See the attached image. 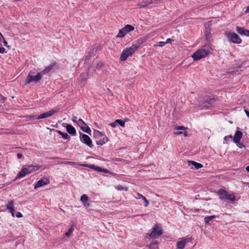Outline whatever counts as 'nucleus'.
<instances>
[{"label":"nucleus","mask_w":249,"mask_h":249,"mask_svg":"<svg viewBox=\"0 0 249 249\" xmlns=\"http://www.w3.org/2000/svg\"><path fill=\"white\" fill-rule=\"evenodd\" d=\"M146 40V37H142L139 38L135 43H133L130 47L126 48L123 50L121 56L120 60L124 61L130 56H131Z\"/></svg>","instance_id":"f257e3e1"},{"label":"nucleus","mask_w":249,"mask_h":249,"mask_svg":"<svg viewBox=\"0 0 249 249\" xmlns=\"http://www.w3.org/2000/svg\"><path fill=\"white\" fill-rule=\"evenodd\" d=\"M41 168V166L39 165H29L24 166L20 172L18 173L17 176L16 177V179H18L22 178L25 177L26 175L33 173Z\"/></svg>","instance_id":"f03ea898"},{"label":"nucleus","mask_w":249,"mask_h":249,"mask_svg":"<svg viewBox=\"0 0 249 249\" xmlns=\"http://www.w3.org/2000/svg\"><path fill=\"white\" fill-rule=\"evenodd\" d=\"M211 48L209 44L203 46L201 49L195 52L192 55L194 60H198L206 57L211 52Z\"/></svg>","instance_id":"7ed1b4c3"},{"label":"nucleus","mask_w":249,"mask_h":249,"mask_svg":"<svg viewBox=\"0 0 249 249\" xmlns=\"http://www.w3.org/2000/svg\"><path fill=\"white\" fill-rule=\"evenodd\" d=\"M33 74H34V72L32 71H30L29 72L26 77L25 85L29 84L31 82L38 83L41 79L42 76L43 75L41 71L37 73L36 75H33Z\"/></svg>","instance_id":"20e7f679"},{"label":"nucleus","mask_w":249,"mask_h":249,"mask_svg":"<svg viewBox=\"0 0 249 249\" xmlns=\"http://www.w3.org/2000/svg\"><path fill=\"white\" fill-rule=\"evenodd\" d=\"M228 40L233 43L240 44L242 42V39L234 32H227L225 33Z\"/></svg>","instance_id":"39448f33"},{"label":"nucleus","mask_w":249,"mask_h":249,"mask_svg":"<svg viewBox=\"0 0 249 249\" xmlns=\"http://www.w3.org/2000/svg\"><path fill=\"white\" fill-rule=\"evenodd\" d=\"M162 234V230L158 225H156L153 228L152 231L149 234V236L152 238H156L160 237Z\"/></svg>","instance_id":"423d86ee"},{"label":"nucleus","mask_w":249,"mask_h":249,"mask_svg":"<svg viewBox=\"0 0 249 249\" xmlns=\"http://www.w3.org/2000/svg\"><path fill=\"white\" fill-rule=\"evenodd\" d=\"M59 111V108H55L51 109L49 111L40 114L36 118L37 119H44L45 118L49 117L52 116L53 115L58 112Z\"/></svg>","instance_id":"0eeeda50"},{"label":"nucleus","mask_w":249,"mask_h":249,"mask_svg":"<svg viewBox=\"0 0 249 249\" xmlns=\"http://www.w3.org/2000/svg\"><path fill=\"white\" fill-rule=\"evenodd\" d=\"M80 139L83 143H85L90 148H92L93 147V145L92 140L88 135L80 133Z\"/></svg>","instance_id":"6e6552de"},{"label":"nucleus","mask_w":249,"mask_h":249,"mask_svg":"<svg viewBox=\"0 0 249 249\" xmlns=\"http://www.w3.org/2000/svg\"><path fill=\"white\" fill-rule=\"evenodd\" d=\"M96 135L99 136H104L102 139H100L99 140L96 142V144L97 145H102L105 144L108 141V138L107 137L105 136L104 134L100 132L98 130H96L94 132Z\"/></svg>","instance_id":"1a4fd4ad"},{"label":"nucleus","mask_w":249,"mask_h":249,"mask_svg":"<svg viewBox=\"0 0 249 249\" xmlns=\"http://www.w3.org/2000/svg\"><path fill=\"white\" fill-rule=\"evenodd\" d=\"M50 183L49 179L47 178H44L38 180L35 185L34 188L35 189L43 186L44 185L48 184Z\"/></svg>","instance_id":"9d476101"},{"label":"nucleus","mask_w":249,"mask_h":249,"mask_svg":"<svg viewBox=\"0 0 249 249\" xmlns=\"http://www.w3.org/2000/svg\"><path fill=\"white\" fill-rule=\"evenodd\" d=\"M153 2V0H142L138 3L137 6L138 8H143L149 6Z\"/></svg>","instance_id":"9b49d317"},{"label":"nucleus","mask_w":249,"mask_h":249,"mask_svg":"<svg viewBox=\"0 0 249 249\" xmlns=\"http://www.w3.org/2000/svg\"><path fill=\"white\" fill-rule=\"evenodd\" d=\"M217 194L219 196V199L221 200H226L228 195L227 192L225 190L222 189H219Z\"/></svg>","instance_id":"f8f14e48"},{"label":"nucleus","mask_w":249,"mask_h":249,"mask_svg":"<svg viewBox=\"0 0 249 249\" xmlns=\"http://www.w3.org/2000/svg\"><path fill=\"white\" fill-rule=\"evenodd\" d=\"M14 203V201L11 200L9 201L6 205L7 210L12 213L13 216H14V212L15 211Z\"/></svg>","instance_id":"ddd939ff"},{"label":"nucleus","mask_w":249,"mask_h":249,"mask_svg":"<svg viewBox=\"0 0 249 249\" xmlns=\"http://www.w3.org/2000/svg\"><path fill=\"white\" fill-rule=\"evenodd\" d=\"M187 241L188 240L187 239L185 238H182L180 241L177 242V248L178 249H184Z\"/></svg>","instance_id":"4468645a"},{"label":"nucleus","mask_w":249,"mask_h":249,"mask_svg":"<svg viewBox=\"0 0 249 249\" xmlns=\"http://www.w3.org/2000/svg\"><path fill=\"white\" fill-rule=\"evenodd\" d=\"M236 31L241 36H249V30H246L244 28L237 26L236 27Z\"/></svg>","instance_id":"2eb2a0df"},{"label":"nucleus","mask_w":249,"mask_h":249,"mask_svg":"<svg viewBox=\"0 0 249 249\" xmlns=\"http://www.w3.org/2000/svg\"><path fill=\"white\" fill-rule=\"evenodd\" d=\"M66 128L67 132L72 136L75 135L76 134L75 128L70 124H66Z\"/></svg>","instance_id":"dca6fc26"},{"label":"nucleus","mask_w":249,"mask_h":249,"mask_svg":"<svg viewBox=\"0 0 249 249\" xmlns=\"http://www.w3.org/2000/svg\"><path fill=\"white\" fill-rule=\"evenodd\" d=\"M242 133L240 131H236L234 137H233V141L235 143H238L240 142V140L242 137Z\"/></svg>","instance_id":"f3484780"},{"label":"nucleus","mask_w":249,"mask_h":249,"mask_svg":"<svg viewBox=\"0 0 249 249\" xmlns=\"http://www.w3.org/2000/svg\"><path fill=\"white\" fill-rule=\"evenodd\" d=\"M56 64L57 63L56 62H53L51 65L46 67L43 70H42L41 71L42 74H43V75H44L46 73H48L49 72L52 70L53 67L56 65Z\"/></svg>","instance_id":"a211bd4d"},{"label":"nucleus","mask_w":249,"mask_h":249,"mask_svg":"<svg viewBox=\"0 0 249 249\" xmlns=\"http://www.w3.org/2000/svg\"><path fill=\"white\" fill-rule=\"evenodd\" d=\"M87 166L90 169L94 170V171L102 172L106 173H108V170L107 169H103L100 167L96 166L93 164H90L89 165H87Z\"/></svg>","instance_id":"6ab92c4d"},{"label":"nucleus","mask_w":249,"mask_h":249,"mask_svg":"<svg viewBox=\"0 0 249 249\" xmlns=\"http://www.w3.org/2000/svg\"><path fill=\"white\" fill-rule=\"evenodd\" d=\"M137 196L136 197V198L137 199H141L144 201V206L145 207H147L149 205V203L148 200L146 199V198L145 196H144L142 194H141L139 193H137Z\"/></svg>","instance_id":"aec40b11"},{"label":"nucleus","mask_w":249,"mask_h":249,"mask_svg":"<svg viewBox=\"0 0 249 249\" xmlns=\"http://www.w3.org/2000/svg\"><path fill=\"white\" fill-rule=\"evenodd\" d=\"M189 165L194 166L195 169H199L203 167V165L201 163L192 160L189 161Z\"/></svg>","instance_id":"412c9836"},{"label":"nucleus","mask_w":249,"mask_h":249,"mask_svg":"<svg viewBox=\"0 0 249 249\" xmlns=\"http://www.w3.org/2000/svg\"><path fill=\"white\" fill-rule=\"evenodd\" d=\"M147 247L150 249H159L158 242L157 241H154L150 243Z\"/></svg>","instance_id":"4be33fe9"},{"label":"nucleus","mask_w":249,"mask_h":249,"mask_svg":"<svg viewBox=\"0 0 249 249\" xmlns=\"http://www.w3.org/2000/svg\"><path fill=\"white\" fill-rule=\"evenodd\" d=\"M127 34V33L125 31L124 28H122L119 32L118 35H117V37H124Z\"/></svg>","instance_id":"5701e85b"},{"label":"nucleus","mask_w":249,"mask_h":249,"mask_svg":"<svg viewBox=\"0 0 249 249\" xmlns=\"http://www.w3.org/2000/svg\"><path fill=\"white\" fill-rule=\"evenodd\" d=\"M56 132H57V133L61 135L62 137L64 139L68 140L70 139V137L67 133H63L61 132L60 130H56Z\"/></svg>","instance_id":"b1692460"},{"label":"nucleus","mask_w":249,"mask_h":249,"mask_svg":"<svg viewBox=\"0 0 249 249\" xmlns=\"http://www.w3.org/2000/svg\"><path fill=\"white\" fill-rule=\"evenodd\" d=\"M124 28L125 30V31H126V32L127 33V34L134 30V27L132 25H129V24L126 25L124 27Z\"/></svg>","instance_id":"393cba45"},{"label":"nucleus","mask_w":249,"mask_h":249,"mask_svg":"<svg viewBox=\"0 0 249 249\" xmlns=\"http://www.w3.org/2000/svg\"><path fill=\"white\" fill-rule=\"evenodd\" d=\"M128 120L129 119L128 118L125 119L124 120L117 119L116 120V123H117L118 125L119 124L122 127H124L125 122L128 121Z\"/></svg>","instance_id":"a878e982"},{"label":"nucleus","mask_w":249,"mask_h":249,"mask_svg":"<svg viewBox=\"0 0 249 249\" xmlns=\"http://www.w3.org/2000/svg\"><path fill=\"white\" fill-rule=\"evenodd\" d=\"M217 216L214 215L207 216L204 218V222L205 224H208L210 221L215 218Z\"/></svg>","instance_id":"bb28decb"},{"label":"nucleus","mask_w":249,"mask_h":249,"mask_svg":"<svg viewBox=\"0 0 249 249\" xmlns=\"http://www.w3.org/2000/svg\"><path fill=\"white\" fill-rule=\"evenodd\" d=\"M226 199L229 200L231 201H234L236 199V196L234 194H228Z\"/></svg>","instance_id":"cd10ccee"},{"label":"nucleus","mask_w":249,"mask_h":249,"mask_svg":"<svg viewBox=\"0 0 249 249\" xmlns=\"http://www.w3.org/2000/svg\"><path fill=\"white\" fill-rule=\"evenodd\" d=\"M80 128L83 131H84L88 134H90L91 133V129L89 126H87V127L81 126Z\"/></svg>","instance_id":"c85d7f7f"},{"label":"nucleus","mask_w":249,"mask_h":249,"mask_svg":"<svg viewBox=\"0 0 249 249\" xmlns=\"http://www.w3.org/2000/svg\"><path fill=\"white\" fill-rule=\"evenodd\" d=\"M80 200L83 202V203L87 202L88 200V197L87 195L85 194L83 195L81 197Z\"/></svg>","instance_id":"c756f323"},{"label":"nucleus","mask_w":249,"mask_h":249,"mask_svg":"<svg viewBox=\"0 0 249 249\" xmlns=\"http://www.w3.org/2000/svg\"><path fill=\"white\" fill-rule=\"evenodd\" d=\"M115 188L117 190H120V191H127L128 190V189L127 187H124L121 185H119L116 186Z\"/></svg>","instance_id":"7c9ffc66"},{"label":"nucleus","mask_w":249,"mask_h":249,"mask_svg":"<svg viewBox=\"0 0 249 249\" xmlns=\"http://www.w3.org/2000/svg\"><path fill=\"white\" fill-rule=\"evenodd\" d=\"M215 99L214 98H207L206 99V102L210 105L213 104L215 102Z\"/></svg>","instance_id":"2f4dec72"},{"label":"nucleus","mask_w":249,"mask_h":249,"mask_svg":"<svg viewBox=\"0 0 249 249\" xmlns=\"http://www.w3.org/2000/svg\"><path fill=\"white\" fill-rule=\"evenodd\" d=\"M77 124L80 127L83 126V125H87V124L82 119H79L77 121Z\"/></svg>","instance_id":"473e14b6"},{"label":"nucleus","mask_w":249,"mask_h":249,"mask_svg":"<svg viewBox=\"0 0 249 249\" xmlns=\"http://www.w3.org/2000/svg\"><path fill=\"white\" fill-rule=\"evenodd\" d=\"M74 229L72 227H71L68 231L65 233L66 236L67 237H69L71 236V234L72 233V231H73Z\"/></svg>","instance_id":"72a5a7b5"},{"label":"nucleus","mask_w":249,"mask_h":249,"mask_svg":"<svg viewBox=\"0 0 249 249\" xmlns=\"http://www.w3.org/2000/svg\"><path fill=\"white\" fill-rule=\"evenodd\" d=\"M165 44H166V42H165L160 41V42H158V43L157 44L154 45V47H157V46H158V47H163Z\"/></svg>","instance_id":"f704fd0d"},{"label":"nucleus","mask_w":249,"mask_h":249,"mask_svg":"<svg viewBox=\"0 0 249 249\" xmlns=\"http://www.w3.org/2000/svg\"><path fill=\"white\" fill-rule=\"evenodd\" d=\"M174 129L175 130H186L187 128L183 126H176Z\"/></svg>","instance_id":"c9c22d12"},{"label":"nucleus","mask_w":249,"mask_h":249,"mask_svg":"<svg viewBox=\"0 0 249 249\" xmlns=\"http://www.w3.org/2000/svg\"><path fill=\"white\" fill-rule=\"evenodd\" d=\"M205 35L206 37V39L208 40L210 35V31L208 29H207L205 32Z\"/></svg>","instance_id":"e433bc0d"},{"label":"nucleus","mask_w":249,"mask_h":249,"mask_svg":"<svg viewBox=\"0 0 249 249\" xmlns=\"http://www.w3.org/2000/svg\"><path fill=\"white\" fill-rule=\"evenodd\" d=\"M95 48L93 47L90 49V52L89 53V54H90L92 56L94 55V52L96 51V49L95 50Z\"/></svg>","instance_id":"4c0bfd02"},{"label":"nucleus","mask_w":249,"mask_h":249,"mask_svg":"<svg viewBox=\"0 0 249 249\" xmlns=\"http://www.w3.org/2000/svg\"><path fill=\"white\" fill-rule=\"evenodd\" d=\"M232 135H230L225 136L224 138V141L227 142L229 140L232 139Z\"/></svg>","instance_id":"58836bf2"},{"label":"nucleus","mask_w":249,"mask_h":249,"mask_svg":"<svg viewBox=\"0 0 249 249\" xmlns=\"http://www.w3.org/2000/svg\"><path fill=\"white\" fill-rule=\"evenodd\" d=\"M62 163H64V164H71V165L75 164V162H71V161H64V162H62Z\"/></svg>","instance_id":"ea45409f"},{"label":"nucleus","mask_w":249,"mask_h":249,"mask_svg":"<svg viewBox=\"0 0 249 249\" xmlns=\"http://www.w3.org/2000/svg\"><path fill=\"white\" fill-rule=\"evenodd\" d=\"M16 216L18 218H20L22 217L23 215L20 212H17Z\"/></svg>","instance_id":"a19ab883"},{"label":"nucleus","mask_w":249,"mask_h":249,"mask_svg":"<svg viewBox=\"0 0 249 249\" xmlns=\"http://www.w3.org/2000/svg\"><path fill=\"white\" fill-rule=\"evenodd\" d=\"M110 125L111 126L113 127H116V126L118 125V124H117V123H116V121H115L114 122L111 123L110 124Z\"/></svg>","instance_id":"79ce46f5"},{"label":"nucleus","mask_w":249,"mask_h":249,"mask_svg":"<svg viewBox=\"0 0 249 249\" xmlns=\"http://www.w3.org/2000/svg\"><path fill=\"white\" fill-rule=\"evenodd\" d=\"M237 146L240 148H243V147H245V145L243 143H237Z\"/></svg>","instance_id":"37998d69"},{"label":"nucleus","mask_w":249,"mask_h":249,"mask_svg":"<svg viewBox=\"0 0 249 249\" xmlns=\"http://www.w3.org/2000/svg\"><path fill=\"white\" fill-rule=\"evenodd\" d=\"M5 52V49L3 47H0V53H3Z\"/></svg>","instance_id":"c03bdc74"},{"label":"nucleus","mask_w":249,"mask_h":249,"mask_svg":"<svg viewBox=\"0 0 249 249\" xmlns=\"http://www.w3.org/2000/svg\"><path fill=\"white\" fill-rule=\"evenodd\" d=\"M174 41L173 39H171V38H168L166 41H165L166 42V44L167 43H171L172 41Z\"/></svg>","instance_id":"a18cd8bd"},{"label":"nucleus","mask_w":249,"mask_h":249,"mask_svg":"<svg viewBox=\"0 0 249 249\" xmlns=\"http://www.w3.org/2000/svg\"><path fill=\"white\" fill-rule=\"evenodd\" d=\"M91 57H92V56L89 53V54L86 55V60H89L91 58Z\"/></svg>","instance_id":"49530a36"},{"label":"nucleus","mask_w":249,"mask_h":249,"mask_svg":"<svg viewBox=\"0 0 249 249\" xmlns=\"http://www.w3.org/2000/svg\"><path fill=\"white\" fill-rule=\"evenodd\" d=\"M72 120V121L73 122H76L77 123V121L78 120H77V117H76L73 116Z\"/></svg>","instance_id":"de8ad7c7"},{"label":"nucleus","mask_w":249,"mask_h":249,"mask_svg":"<svg viewBox=\"0 0 249 249\" xmlns=\"http://www.w3.org/2000/svg\"><path fill=\"white\" fill-rule=\"evenodd\" d=\"M22 156H22V154H21V153H18V154H17V157H18V159H20V158H21L22 157Z\"/></svg>","instance_id":"09e8293b"},{"label":"nucleus","mask_w":249,"mask_h":249,"mask_svg":"<svg viewBox=\"0 0 249 249\" xmlns=\"http://www.w3.org/2000/svg\"><path fill=\"white\" fill-rule=\"evenodd\" d=\"M182 133H183L181 131H178V132H176L174 133V134L175 135H181Z\"/></svg>","instance_id":"8fccbe9b"},{"label":"nucleus","mask_w":249,"mask_h":249,"mask_svg":"<svg viewBox=\"0 0 249 249\" xmlns=\"http://www.w3.org/2000/svg\"><path fill=\"white\" fill-rule=\"evenodd\" d=\"M0 97L1 98V100H2L3 102H4L6 100V97L1 95L0 94Z\"/></svg>","instance_id":"3c124183"},{"label":"nucleus","mask_w":249,"mask_h":249,"mask_svg":"<svg viewBox=\"0 0 249 249\" xmlns=\"http://www.w3.org/2000/svg\"><path fill=\"white\" fill-rule=\"evenodd\" d=\"M83 204H84V205L86 207H89L90 205V204L89 203H87V202L83 203Z\"/></svg>","instance_id":"603ef678"},{"label":"nucleus","mask_w":249,"mask_h":249,"mask_svg":"<svg viewBox=\"0 0 249 249\" xmlns=\"http://www.w3.org/2000/svg\"><path fill=\"white\" fill-rule=\"evenodd\" d=\"M245 113H246V114L247 116L248 117H249V111H248V110H245Z\"/></svg>","instance_id":"864d4df0"},{"label":"nucleus","mask_w":249,"mask_h":249,"mask_svg":"<svg viewBox=\"0 0 249 249\" xmlns=\"http://www.w3.org/2000/svg\"><path fill=\"white\" fill-rule=\"evenodd\" d=\"M246 13H249V6L247 7V9L245 11Z\"/></svg>","instance_id":"5fc2aeb1"},{"label":"nucleus","mask_w":249,"mask_h":249,"mask_svg":"<svg viewBox=\"0 0 249 249\" xmlns=\"http://www.w3.org/2000/svg\"><path fill=\"white\" fill-rule=\"evenodd\" d=\"M183 135L184 136L187 137L188 136V133L186 131L183 133Z\"/></svg>","instance_id":"6e6d98bb"},{"label":"nucleus","mask_w":249,"mask_h":249,"mask_svg":"<svg viewBox=\"0 0 249 249\" xmlns=\"http://www.w3.org/2000/svg\"><path fill=\"white\" fill-rule=\"evenodd\" d=\"M246 169L247 172H249V165H248L246 167Z\"/></svg>","instance_id":"4d7b16f0"},{"label":"nucleus","mask_w":249,"mask_h":249,"mask_svg":"<svg viewBox=\"0 0 249 249\" xmlns=\"http://www.w3.org/2000/svg\"><path fill=\"white\" fill-rule=\"evenodd\" d=\"M160 1V0H155V3L156 4H158Z\"/></svg>","instance_id":"13d9d810"},{"label":"nucleus","mask_w":249,"mask_h":249,"mask_svg":"<svg viewBox=\"0 0 249 249\" xmlns=\"http://www.w3.org/2000/svg\"><path fill=\"white\" fill-rule=\"evenodd\" d=\"M4 45L6 46V44H7V42L6 41H4Z\"/></svg>","instance_id":"bf43d9fd"},{"label":"nucleus","mask_w":249,"mask_h":249,"mask_svg":"<svg viewBox=\"0 0 249 249\" xmlns=\"http://www.w3.org/2000/svg\"><path fill=\"white\" fill-rule=\"evenodd\" d=\"M83 75H85V73H83L82 74V76H83Z\"/></svg>","instance_id":"052dcab7"}]
</instances>
